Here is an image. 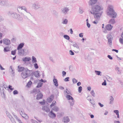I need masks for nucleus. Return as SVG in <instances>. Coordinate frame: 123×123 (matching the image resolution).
Masks as SVG:
<instances>
[{
	"mask_svg": "<svg viewBox=\"0 0 123 123\" xmlns=\"http://www.w3.org/2000/svg\"><path fill=\"white\" fill-rule=\"evenodd\" d=\"M0 90L2 97L3 98H5V93L6 90H8V88L7 86L5 85V81H3L0 84Z\"/></svg>",
	"mask_w": 123,
	"mask_h": 123,
	"instance_id": "obj_4",
	"label": "nucleus"
},
{
	"mask_svg": "<svg viewBox=\"0 0 123 123\" xmlns=\"http://www.w3.org/2000/svg\"><path fill=\"white\" fill-rule=\"evenodd\" d=\"M31 59L28 57H26L25 58H23L22 60L24 62L29 61L31 60Z\"/></svg>",
	"mask_w": 123,
	"mask_h": 123,
	"instance_id": "obj_22",
	"label": "nucleus"
},
{
	"mask_svg": "<svg viewBox=\"0 0 123 123\" xmlns=\"http://www.w3.org/2000/svg\"><path fill=\"white\" fill-rule=\"evenodd\" d=\"M25 68L23 67H20L18 66V71L19 72L23 71L25 69Z\"/></svg>",
	"mask_w": 123,
	"mask_h": 123,
	"instance_id": "obj_25",
	"label": "nucleus"
},
{
	"mask_svg": "<svg viewBox=\"0 0 123 123\" xmlns=\"http://www.w3.org/2000/svg\"><path fill=\"white\" fill-rule=\"evenodd\" d=\"M18 11L24 17H28L31 16L30 13L28 12L27 11V8L25 6H18L17 7Z\"/></svg>",
	"mask_w": 123,
	"mask_h": 123,
	"instance_id": "obj_2",
	"label": "nucleus"
},
{
	"mask_svg": "<svg viewBox=\"0 0 123 123\" xmlns=\"http://www.w3.org/2000/svg\"><path fill=\"white\" fill-rule=\"evenodd\" d=\"M32 73V70H29L27 68H25L23 71L22 72L21 75L23 78L25 79L30 76Z\"/></svg>",
	"mask_w": 123,
	"mask_h": 123,
	"instance_id": "obj_5",
	"label": "nucleus"
},
{
	"mask_svg": "<svg viewBox=\"0 0 123 123\" xmlns=\"http://www.w3.org/2000/svg\"><path fill=\"white\" fill-rule=\"evenodd\" d=\"M24 54H27L29 53V51L28 50L26 49H24Z\"/></svg>",
	"mask_w": 123,
	"mask_h": 123,
	"instance_id": "obj_39",
	"label": "nucleus"
},
{
	"mask_svg": "<svg viewBox=\"0 0 123 123\" xmlns=\"http://www.w3.org/2000/svg\"><path fill=\"white\" fill-rule=\"evenodd\" d=\"M82 87L81 86H79L78 88V92H81L82 90Z\"/></svg>",
	"mask_w": 123,
	"mask_h": 123,
	"instance_id": "obj_47",
	"label": "nucleus"
},
{
	"mask_svg": "<svg viewBox=\"0 0 123 123\" xmlns=\"http://www.w3.org/2000/svg\"><path fill=\"white\" fill-rule=\"evenodd\" d=\"M39 71H35L34 73V75L36 77H39Z\"/></svg>",
	"mask_w": 123,
	"mask_h": 123,
	"instance_id": "obj_27",
	"label": "nucleus"
},
{
	"mask_svg": "<svg viewBox=\"0 0 123 123\" xmlns=\"http://www.w3.org/2000/svg\"><path fill=\"white\" fill-rule=\"evenodd\" d=\"M23 110H21V112H20V114L26 120H28L29 118V117L28 115L27 114L23 113Z\"/></svg>",
	"mask_w": 123,
	"mask_h": 123,
	"instance_id": "obj_12",
	"label": "nucleus"
},
{
	"mask_svg": "<svg viewBox=\"0 0 123 123\" xmlns=\"http://www.w3.org/2000/svg\"><path fill=\"white\" fill-rule=\"evenodd\" d=\"M32 61L33 63H36L37 62L36 58L34 56H32Z\"/></svg>",
	"mask_w": 123,
	"mask_h": 123,
	"instance_id": "obj_34",
	"label": "nucleus"
},
{
	"mask_svg": "<svg viewBox=\"0 0 123 123\" xmlns=\"http://www.w3.org/2000/svg\"><path fill=\"white\" fill-rule=\"evenodd\" d=\"M31 121L33 123H38L37 121L33 119H31Z\"/></svg>",
	"mask_w": 123,
	"mask_h": 123,
	"instance_id": "obj_63",
	"label": "nucleus"
},
{
	"mask_svg": "<svg viewBox=\"0 0 123 123\" xmlns=\"http://www.w3.org/2000/svg\"><path fill=\"white\" fill-rule=\"evenodd\" d=\"M59 108L56 106H55L52 109V110L56 111H58L59 110Z\"/></svg>",
	"mask_w": 123,
	"mask_h": 123,
	"instance_id": "obj_33",
	"label": "nucleus"
},
{
	"mask_svg": "<svg viewBox=\"0 0 123 123\" xmlns=\"http://www.w3.org/2000/svg\"><path fill=\"white\" fill-rule=\"evenodd\" d=\"M109 23L111 24H113L115 23V21L114 19H111L109 21Z\"/></svg>",
	"mask_w": 123,
	"mask_h": 123,
	"instance_id": "obj_29",
	"label": "nucleus"
},
{
	"mask_svg": "<svg viewBox=\"0 0 123 123\" xmlns=\"http://www.w3.org/2000/svg\"><path fill=\"white\" fill-rule=\"evenodd\" d=\"M102 85L106 86V81L105 80L102 83Z\"/></svg>",
	"mask_w": 123,
	"mask_h": 123,
	"instance_id": "obj_61",
	"label": "nucleus"
},
{
	"mask_svg": "<svg viewBox=\"0 0 123 123\" xmlns=\"http://www.w3.org/2000/svg\"><path fill=\"white\" fill-rule=\"evenodd\" d=\"M114 99L112 96L110 97V104H111L113 102Z\"/></svg>",
	"mask_w": 123,
	"mask_h": 123,
	"instance_id": "obj_43",
	"label": "nucleus"
},
{
	"mask_svg": "<svg viewBox=\"0 0 123 123\" xmlns=\"http://www.w3.org/2000/svg\"><path fill=\"white\" fill-rule=\"evenodd\" d=\"M34 65L35 68L36 69H37L38 68V66L37 63H35Z\"/></svg>",
	"mask_w": 123,
	"mask_h": 123,
	"instance_id": "obj_48",
	"label": "nucleus"
},
{
	"mask_svg": "<svg viewBox=\"0 0 123 123\" xmlns=\"http://www.w3.org/2000/svg\"><path fill=\"white\" fill-rule=\"evenodd\" d=\"M62 76H65L66 74V73L64 71H63L62 72Z\"/></svg>",
	"mask_w": 123,
	"mask_h": 123,
	"instance_id": "obj_62",
	"label": "nucleus"
},
{
	"mask_svg": "<svg viewBox=\"0 0 123 123\" xmlns=\"http://www.w3.org/2000/svg\"><path fill=\"white\" fill-rule=\"evenodd\" d=\"M43 84V83H42L40 82L37 84V88H39L41 87Z\"/></svg>",
	"mask_w": 123,
	"mask_h": 123,
	"instance_id": "obj_38",
	"label": "nucleus"
},
{
	"mask_svg": "<svg viewBox=\"0 0 123 123\" xmlns=\"http://www.w3.org/2000/svg\"><path fill=\"white\" fill-rule=\"evenodd\" d=\"M18 92L16 90H15L13 91V93L14 95H15L16 94H18Z\"/></svg>",
	"mask_w": 123,
	"mask_h": 123,
	"instance_id": "obj_57",
	"label": "nucleus"
},
{
	"mask_svg": "<svg viewBox=\"0 0 123 123\" xmlns=\"http://www.w3.org/2000/svg\"><path fill=\"white\" fill-rule=\"evenodd\" d=\"M63 37L65 39L68 40L69 39L70 37H69L68 35H64Z\"/></svg>",
	"mask_w": 123,
	"mask_h": 123,
	"instance_id": "obj_37",
	"label": "nucleus"
},
{
	"mask_svg": "<svg viewBox=\"0 0 123 123\" xmlns=\"http://www.w3.org/2000/svg\"><path fill=\"white\" fill-rule=\"evenodd\" d=\"M68 7H64L61 9V12L62 14L65 15H66L69 11Z\"/></svg>",
	"mask_w": 123,
	"mask_h": 123,
	"instance_id": "obj_8",
	"label": "nucleus"
},
{
	"mask_svg": "<svg viewBox=\"0 0 123 123\" xmlns=\"http://www.w3.org/2000/svg\"><path fill=\"white\" fill-rule=\"evenodd\" d=\"M16 49H15L14 51H11V54L12 55H14L16 53Z\"/></svg>",
	"mask_w": 123,
	"mask_h": 123,
	"instance_id": "obj_45",
	"label": "nucleus"
},
{
	"mask_svg": "<svg viewBox=\"0 0 123 123\" xmlns=\"http://www.w3.org/2000/svg\"><path fill=\"white\" fill-rule=\"evenodd\" d=\"M73 46L74 48V51L76 53H78L80 50V49L77 44L76 43H74Z\"/></svg>",
	"mask_w": 123,
	"mask_h": 123,
	"instance_id": "obj_9",
	"label": "nucleus"
},
{
	"mask_svg": "<svg viewBox=\"0 0 123 123\" xmlns=\"http://www.w3.org/2000/svg\"><path fill=\"white\" fill-rule=\"evenodd\" d=\"M69 121V119L68 117H65L63 118V121L64 123H67Z\"/></svg>",
	"mask_w": 123,
	"mask_h": 123,
	"instance_id": "obj_24",
	"label": "nucleus"
},
{
	"mask_svg": "<svg viewBox=\"0 0 123 123\" xmlns=\"http://www.w3.org/2000/svg\"><path fill=\"white\" fill-rule=\"evenodd\" d=\"M114 112L116 113L117 115V118H119V111L117 110H115L114 111Z\"/></svg>",
	"mask_w": 123,
	"mask_h": 123,
	"instance_id": "obj_32",
	"label": "nucleus"
},
{
	"mask_svg": "<svg viewBox=\"0 0 123 123\" xmlns=\"http://www.w3.org/2000/svg\"><path fill=\"white\" fill-rule=\"evenodd\" d=\"M24 45V43H21L17 47V50H19L21 49L23 47Z\"/></svg>",
	"mask_w": 123,
	"mask_h": 123,
	"instance_id": "obj_23",
	"label": "nucleus"
},
{
	"mask_svg": "<svg viewBox=\"0 0 123 123\" xmlns=\"http://www.w3.org/2000/svg\"><path fill=\"white\" fill-rule=\"evenodd\" d=\"M69 77H67L64 79V80L65 81H69Z\"/></svg>",
	"mask_w": 123,
	"mask_h": 123,
	"instance_id": "obj_55",
	"label": "nucleus"
},
{
	"mask_svg": "<svg viewBox=\"0 0 123 123\" xmlns=\"http://www.w3.org/2000/svg\"><path fill=\"white\" fill-rule=\"evenodd\" d=\"M70 54L71 55H74V53L71 50L69 51Z\"/></svg>",
	"mask_w": 123,
	"mask_h": 123,
	"instance_id": "obj_56",
	"label": "nucleus"
},
{
	"mask_svg": "<svg viewBox=\"0 0 123 123\" xmlns=\"http://www.w3.org/2000/svg\"><path fill=\"white\" fill-rule=\"evenodd\" d=\"M18 53L20 55H23L24 54V49H20L18 50Z\"/></svg>",
	"mask_w": 123,
	"mask_h": 123,
	"instance_id": "obj_26",
	"label": "nucleus"
},
{
	"mask_svg": "<svg viewBox=\"0 0 123 123\" xmlns=\"http://www.w3.org/2000/svg\"><path fill=\"white\" fill-rule=\"evenodd\" d=\"M79 12L80 13L82 14L83 12V11L82 8H80L79 9Z\"/></svg>",
	"mask_w": 123,
	"mask_h": 123,
	"instance_id": "obj_51",
	"label": "nucleus"
},
{
	"mask_svg": "<svg viewBox=\"0 0 123 123\" xmlns=\"http://www.w3.org/2000/svg\"><path fill=\"white\" fill-rule=\"evenodd\" d=\"M107 12L108 15L112 18H116L117 16V13L113 10V6L109 5L107 8Z\"/></svg>",
	"mask_w": 123,
	"mask_h": 123,
	"instance_id": "obj_3",
	"label": "nucleus"
},
{
	"mask_svg": "<svg viewBox=\"0 0 123 123\" xmlns=\"http://www.w3.org/2000/svg\"><path fill=\"white\" fill-rule=\"evenodd\" d=\"M112 37L110 34H108L107 36V38L108 39V43L110 45V47L112 45Z\"/></svg>",
	"mask_w": 123,
	"mask_h": 123,
	"instance_id": "obj_10",
	"label": "nucleus"
},
{
	"mask_svg": "<svg viewBox=\"0 0 123 123\" xmlns=\"http://www.w3.org/2000/svg\"><path fill=\"white\" fill-rule=\"evenodd\" d=\"M119 82L120 84L121 85V87H123V82L121 80H119Z\"/></svg>",
	"mask_w": 123,
	"mask_h": 123,
	"instance_id": "obj_59",
	"label": "nucleus"
},
{
	"mask_svg": "<svg viewBox=\"0 0 123 123\" xmlns=\"http://www.w3.org/2000/svg\"><path fill=\"white\" fill-rule=\"evenodd\" d=\"M120 43L122 44H123V38H120L119 39Z\"/></svg>",
	"mask_w": 123,
	"mask_h": 123,
	"instance_id": "obj_52",
	"label": "nucleus"
},
{
	"mask_svg": "<svg viewBox=\"0 0 123 123\" xmlns=\"http://www.w3.org/2000/svg\"><path fill=\"white\" fill-rule=\"evenodd\" d=\"M43 97V95L41 92L38 93L36 99L37 100H39L42 99Z\"/></svg>",
	"mask_w": 123,
	"mask_h": 123,
	"instance_id": "obj_18",
	"label": "nucleus"
},
{
	"mask_svg": "<svg viewBox=\"0 0 123 123\" xmlns=\"http://www.w3.org/2000/svg\"><path fill=\"white\" fill-rule=\"evenodd\" d=\"M102 10V7L98 5H95L92 6L91 10L90 11V12L93 15L94 18L97 21L99 20L100 18L102 12H99Z\"/></svg>",
	"mask_w": 123,
	"mask_h": 123,
	"instance_id": "obj_1",
	"label": "nucleus"
},
{
	"mask_svg": "<svg viewBox=\"0 0 123 123\" xmlns=\"http://www.w3.org/2000/svg\"><path fill=\"white\" fill-rule=\"evenodd\" d=\"M11 47L10 46H7L5 47L4 49V51L5 52H6L10 51V48Z\"/></svg>",
	"mask_w": 123,
	"mask_h": 123,
	"instance_id": "obj_21",
	"label": "nucleus"
},
{
	"mask_svg": "<svg viewBox=\"0 0 123 123\" xmlns=\"http://www.w3.org/2000/svg\"><path fill=\"white\" fill-rule=\"evenodd\" d=\"M32 7L34 9L37 10L40 8V6L37 3H35L32 4Z\"/></svg>",
	"mask_w": 123,
	"mask_h": 123,
	"instance_id": "obj_14",
	"label": "nucleus"
},
{
	"mask_svg": "<svg viewBox=\"0 0 123 123\" xmlns=\"http://www.w3.org/2000/svg\"><path fill=\"white\" fill-rule=\"evenodd\" d=\"M2 42L4 44L6 45H9L11 43L10 40L7 38L4 39Z\"/></svg>",
	"mask_w": 123,
	"mask_h": 123,
	"instance_id": "obj_13",
	"label": "nucleus"
},
{
	"mask_svg": "<svg viewBox=\"0 0 123 123\" xmlns=\"http://www.w3.org/2000/svg\"><path fill=\"white\" fill-rule=\"evenodd\" d=\"M31 121L33 123H38L37 121L33 119H31Z\"/></svg>",
	"mask_w": 123,
	"mask_h": 123,
	"instance_id": "obj_64",
	"label": "nucleus"
},
{
	"mask_svg": "<svg viewBox=\"0 0 123 123\" xmlns=\"http://www.w3.org/2000/svg\"><path fill=\"white\" fill-rule=\"evenodd\" d=\"M12 86L10 85H9L8 86V89H9L11 91H12V90L14 89V88H12Z\"/></svg>",
	"mask_w": 123,
	"mask_h": 123,
	"instance_id": "obj_54",
	"label": "nucleus"
},
{
	"mask_svg": "<svg viewBox=\"0 0 123 123\" xmlns=\"http://www.w3.org/2000/svg\"><path fill=\"white\" fill-rule=\"evenodd\" d=\"M97 1L98 0H90L88 2L89 5H93L97 2Z\"/></svg>",
	"mask_w": 123,
	"mask_h": 123,
	"instance_id": "obj_15",
	"label": "nucleus"
},
{
	"mask_svg": "<svg viewBox=\"0 0 123 123\" xmlns=\"http://www.w3.org/2000/svg\"><path fill=\"white\" fill-rule=\"evenodd\" d=\"M33 92L35 93H38L39 92H40V91H39V90L37 89H34L33 91Z\"/></svg>",
	"mask_w": 123,
	"mask_h": 123,
	"instance_id": "obj_42",
	"label": "nucleus"
},
{
	"mask_svg": "<svg viewBox=\"0 0 123 123\" xmlns=\"http://www.w3.org/2000/svg\"><path fill=\"white\" fill-rule=\"evenodd\" d=\"M6 114L7 116L10 119V120L12 123H16V122L14 120V119L11 116L10 114L8 112L6 111Z\"/></svg>",
	"mask_w": 123,
	"mask_h": 123,
	"instance_id": "obj_11",
	"label": "nucleus"
},
{
	"mask_svg": "<svg viewBox=\"0 0 123 123\" xmlns=\"http://www.w3.org/2000/svg\"><path fill=\"white\" fill-rule=\"evenodd\" d=\"M66 92L67 93V94H69L70 95H71V93L69 91H68L67 89H66Z\"/></svg>",
	"mask_w": 123,
	"mask_h": 123,
	"instance_id": "obj_60",
	"label": "nucleus"
},
{
	"mask_svg": "<svg viewBox=\"0 0 123 123\" xmlns=\"http://www.w3.org/2000/svg\"><path fill=\"white\" fill-rule=\"evenodd\" d=\"M74 98L73 99V100L72 99L71 100H70L69 101L70 103V105L71 106H72L74 105Z\"/></svg>",
	"mask_w": 123,
	"mask_h": 123,
	"instance_id": "obj_30",
	"label": "nucleus"
},
{
	"mask_svg": "<svg viewBox=\"0 0 123 123\" xmlns=\"http://www.w3.org/2000/svg\"><path fill=\"white\" fill-rule=\"evenodd\" d=\"M68 20L67 19H64L62 22V23L63 24H67V23Z\"/></svg>",
	"mask_w": 123,
	"mask_h": 123,
	"instance_id": "obj_41",
	"label": "nucleus"
},
{
	"mask_svg": "<svg viewBox=\"0 0 123 123\" xmlns=\"http://www.w3.org/2000/svg\"><path fill=\"white\" fill-rule=\"evenodd\" d=\"M48 115L50 117L52 118H54L56 117L55 114L52 111L49 113Z\"/></svg>",
	"mask_w": 123,
	"mask_h": 123,
	"instance_id": "obj_16",
	"label": "nucleus"
},
{
	"mask_svg": "<svg viewBox=\"0 0 123 123\" xmlns=\"http://www.w3.org/2000/svg\"><path fill=\"white\" fill-rule=\"evenodd\" d=\"M52 13L53 15L55 16H57L58 15V12L55 10H53L52 12Z\"/></svg>",
	"mask_w": 123,
	"mask_h": 123,
	"instance_id": "obj_35",
	"label": "nucleus"
},
{
	"mask_svg": "<svg viewBox=\"0 0 123 123\" xmlns=\"http://www.w3.org/2000/svg\"><path fill=\"white\" fill-rule=\"evenodd\" d=\"M53 82L54 83V85L55 86H58V81L57 79L55 78L53 80Z\"/></svg>",
	"mask_w": 123,
	"mask_h": 123,
	"instance_id": "obj_28",
	"label": "nucleus"
},
{
	"mask_svg": "<svg viewBox=\"0 0 123 123\" xmlns=\"http://www.w3.org/2000/svg\"><path fill=\"white\" fill-rule=\"evenodd\" d=\"M8 14L9 16H12L13 18L17 19L18 20H21L22 19V18L20 17V15L17 14L15 13H13L12 12H9L8 13Z\"/></svg>",
	"mask_w": 123,
	"mask_h": 123,
	"instance_id": "obj_6",
	"label": "nucleus"
},
{
	"mask_svg": "<svg viewBox=\"0 0 123 123\" xmlns=\"http://www.w3.org/2000/svg\"><path fill=\"white\" fill-rule=\"evenodd\" d=\"M49 59L51 61L53 62H54V61L53 59V58L51 56L50 57H49Z\"/></svg>",
	"mask_w": 123,
	"mask_h": 123,
	"instance_id": "obj_53",
	"label": "nucleus"
},
{
	"mask_svg": "<svg viewBox=\"0 0 123 123\" xmlns=\"http://www.w3.org/2000/svg\"><path fill=\"white\" fill-rule=\"evenodd\" d=\"M95 73L98 75H100V74H101V72L100 71H95Z\"/></svg>",
	"mask_w": 123,
	"mask_h": 123,
	"instance_id": "obj_44",
	"label": "nucleus"
},
{
	"mask_svg": "<svg viewBox=\"0 0 123 123\" xmlns=\"http://www.w3.org/2000/svg\"><path fill=\"white\" fill-rule=\"evenodd\" d=\"M91 97L89 96H88L87 97V99L88 100H89V101H91Z\"/></svg>",
	"mask_w": 123,
	"mask_h": 123,
	"instance_id": "obj_58",
	"label": "nucleus"
},
{
	"mask_svg": "<svg viewBox=\"0 0 123 123\" xmlns=\"http://www.w3.org/2000/svg\"><path fill=\"white\" fill-rule=\"evenodd\" d=\"M10 71L11 73H12V75L13 76H14L15 73L14 69H12L10 70Z\"/></svg>",
	"mask_w": 123,
	"mask_h": 123,
	"instance_id": "obj_49",
	"label": "nucleus"
},
{
	"mask_svg": "<svg viewBox=\"0 0 123 123\" xmlns=\"http://www.w3.org/2000/svg\"><path fill=\"white\" fill-rule=\"evenodd\" d=\"M56 102L55 101H53L51 104L50 105V106L51 107L54 106L56 105Z\"/></svg>",
	"mask_w": 123,
	"mask_h": 123,
	"instance_id": "obj_40",
	"label": "nucleus"
},
{
	"mask_svg": "<svg viewBox=\"0 0 123 123\" xmlns=\"http://www.w3.org/2000/svg\"><path fill=\"white\" fill-rule=\"evenodd\" d=\"M91 93L92 95L94 97L95 96V93L94 92V91L93 90H92L91 92Z\"/></svg>",
	"mask_w": 123,
	"mask_h": 123,
	"instance_id": "obj_46",
	"label": "nucleus"
},
{
	"mask_svg": "<svg viewBox=\"0 0 123 123\" xmlns=\"http://www.w3.org/2000/svg\"><path fill=\"white\" fill-rule=\"evenodd\" d=\"M73 83H76L77 82V80L75 78H73Z\"/></svg>",
	"mask_w": 123,
	"mask_h": 123,
	"instance_id": "obj_50",
	"label": "nucleus"
},
{
	"mask_svg": "<svg viewBox=\"0 0 123 123\" xmlns=\"http://www.w3.org/2000/svg\"><path fill=\"white\" fill-rule=\"evenodd\" d=\"M0 5L6 6H8L10 5L8 0H0Z\"/></svg>",
	"mask_w": 123,
	"mask_h": 123,
	"instance_id": "obj_7",
	"label": "nucleus"
},
{
	"mask_svg": "<svg viewBox=\"0 0 123 123\" xmlns=\"http://www.w3.org/2000/svg\"><path fill=\"white\" fill-rule=\"evenodd\" d=\"M54 98V96L53 95H51L50 97L47 99V101L49 103L51 102Z\"/></svg>",
	"mask_w": 123,
	"mask_h": 123,
	"instance_id": "obj_20",
	"label": "nucleus"
},
{
	"mask_svg": "<svg viewBox=\"0 0 123 123\" xmlns=\"http://www.w3.org/2000/svg\"><path fill=\"white\" fill-rule=\"evenodd\" d=\"M42 109L44 111L47 112H49L50 111V110L49 108L47 106H45L42 108Z\"/></svg>",
	"mask_w": 123,
	"mask_h": 123,
	"instance_id": "obj_19",
	"label": "nucleus"
},
{
	"mask_svg": "<svg viewBox=\"0 0 123 123\" xmlns=\"http://www.w3.org/2000/svg\"><path fill=\"white\" fill-rule=\"evenodd\" d=\"M113 27V26L110 24L107 25L105 27L106 29L108 31H111Z\"/></svg>",
	"mask_w": 123,
	"mask_h": 123,
	"instance_id": "obj_17",
	"label": "nucleus"
},
{
	"mask_svg": "<svg viewBox=\"0 0 123 123\" xmlns=\"http://www.w3.org/2000/svg\"><path fill=\"white\" fill-rule=\"evenodd\" d=\"M66 98L68 100H73V98L69 95H67L66 96Z\"/></svg>",
	"mask_w": 123,
	"mask_h": 123,
	"instance_id": "obj_31",
	"label": "nucleus"
},
{
	"mask_svg": "<svg viewBox=\"0 0 123 123\" xmlns=\"http://www.w3.org/2000/svg\"><path fill=\"white\" fill-rule=\"evenodd\" d=\"M32 84V82L30 80L27 83L26 85V86L29 87H30L31 86V85Z\"/></svg>",
	"mask_w": 123,
	"mask_h": 123,
	"instance_id": "obj_36",
	"label": "nucleus"
}]
</instances>
